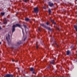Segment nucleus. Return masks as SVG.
Returning a JSON list of instances; mask_svg holds the SVG:
<instances>
[{
    "label": "nucleus",
    "instance_id": "obj_1",
    "mask_svg": "<svg viewBox=\"0 0 77 77\" xmlns=\"http://www.w3.org/2000/svg\"><path fill=\"white\" fill-rule=\"evenodd\" d=\"M19 27L22 29V32L23 33V35L24 34V32L23 31V29L21 27V25H20L19 23H17L16 25H14L12 26V33H13V32H14L15 31V28L16 27Z\"/></svg>",
    "mask_w": 77,
    "mask_h": 77
},
{
    "label": "nucleus",
    "instance_id": "obj_30",
    "mask_svg": "<svg viewBox=\"0 0 77 77\" xmlns=\"http://www.w3.org/2000/svg\"><path fill=\"white\" fill-rule=\"evenodd\" d=\"M2 44V43L1 42H0V45Z\"/></svg>",
    "mask_w": 77,
    "mask_h": 77
},
{
    "label": "nucleus",
    "instance_id": "obj_6",
    "mask_svg": "<svg viewBox=\"0 0 77 77\" xmlns=\"http://www.w3.org/2000/svg\"><path fill=\"white\" fill-rule=\"evenodd\" d=\"M50 7H52V6H54V4L53 3H51V2H49L48 3Z\"/></svg>",
    "mask_w": 77,
    "mask_h": 77
},
{
    "label": "nucleus",
    "instance_id": "obj_3",
    "mask_svg": "<svg viewBox=\"0 0 77 77\" xmlns=\"http://www.w3.org/2000/svg\"><path fill=\"white\" fill-rule=\"evenodd\" d=\"M33 9L35 13L37 14V13H38L39 11V8H38V7H35V8H34Z\"/></svg>",
    "mask_w": 77,
    "mask_h": 77
},
{
    "label": "nucleus",
    "instance_id": "obj_5",
    "mask_svg": "<svg viewBox=\"0 0 77 77\" xmlns=\"http://www.w3.org/2000/svg\"><path fill=\"white\" fill-rule=\"evenodd\" d=\"M55 63V60H51L50 61V65H51V64H54V65Z\"/></svg>",
    "mask_w": 77,
    "mask_h": 77
},
{
    "label": "nucleus",
    "instance_id": "obj_11",
    "mask_svg": "<svg viewBox=\"0 0 77 77\" xmlns=\"http://www.w3.org/2000/svg\"><path fill=\"white\" fill-rule=\"evenodd\" d=\"M70 53V51H67V55H69Z\"/></svg>",
    "mask_w": 77,
    "mask_h": 77
},
{
    "label": "nucleus",
    "instance_id": "obj_31",
    "mask_svg": "<svg viewBox=\"0 0 77 77\" xmlns=\"http://www.w3.org/2000/svg\"><path fill=\"white\" fill-rule=\"evenodd\" d=\"M6 39H8V37H7Z\"/></svg>",
    "mask_w": 77,
    "mask_h": 77
},
{
    "label": "nucleus",
    "instance_id": "obj_25",
    "mask_svg": "<svg viewBox=\"0 0 77 77\" xmlns=\"http://www.w3.org/2000/svg\"><path fill=\"white\" fill-rule=\"evenodd\" d=\"M43 8L44 9H46V8L45 7H43Z\"/></svg>",
    "mask_w": 77,
    "mask_h": 77
},
{
    "label": "nucleus",
    "instance_id": "obj_20",
    "mask_svg": "<svg viewBox=\"0 0 77 77\" xmlns=\"http://www.w3.org/2000/svg\"><path fill=\"white\" fill-rule=\"evenodd\" d=\"M36 48L38 49V46L37 45H36Z\"/></svg>",
    "mask_w": 77,
    "mask_h": 77
},
{
    "label": "nucleus",
    "instance_id": "obj_16",
    "mask_svg": "<svg viewBox=\"0 0 77 77\" xmlns=\"http://www.w3.org/2000/svg\"><path fill=\"white\" fill-rule=\"evenodd\" d=\"M46 24L47 25H49L50 24V23L48 22H47L46 23Z\"/></svg>",
    "mask_w": 77,
    "mask_h": 77
},
{
    "label": "nucleus",
    "instance_id": "obj_8",
    "mask_svg": "<svg viewBox=\"0 0 77 77\" xmlns=\"http://www.w3.org/2000/svg\"><path fill=\"white\" fill-rule=\"evenodd\" d=\"M30 70V71H33L35 70V69L33 67H31Z\"/></svg>",
    "mask_w": 77,
    "mask_h": 77
},
{
    "label": "nucleus",
    "instance_id": "obj_10",
    "mask_svg": "<svg viewBox=\"0 0 77 77\" xmlns=\"http://www.w3.org/2000/svg\"><path fill=\"white\" fill-rule=\"evenodd\" d=\"M30 20V19H29V18H26L25 19V21H26V22H28Z\"/></svg>",
    "mask_w": 77,
    "mask_h": 77
},
{
    "label": "nucleus",
    "instance_id": "obj_19",
    "mask_svg": "<svg viewBox=\"0 0 77 77\" xmlns=\"http://www.w3.org/2000/svg\"><path fill=\"white\" fill-rule=\"evenodd\" d=\"M10 77H13V75L12 74H10Z\"/></svg>",
    "mask_w": 77,
    "mask_h": 77
},
{
    "label": "nucleus",
    "instance_id": "obj_23",
    "mask_svg": "<svg viewBox=\"0 0 77 77\" xmlns=\"http://www.w3.org/2000/svg\"><path fill=\"white\" fill-rule=\"evenodd\" d=\"M35 70H33L32 72V73H35Z\"/></svg>",
    "mask_w": 77,
    "mask_h": 77
},
{
    "label": "nucleus",
    "instance_id": "obj_14",
    "mask_svg": "<svg viewBox=\"0 0 77 77\" xmlns=\"http://www.w3.org/2000/svg\"><path fill=\"white\" fill-rule=\"evenodd\" d=\"M5 77H10V75L7 74L5 75Z\"/></svg>",
    "mask_w": 77,
    "mask_h": 77
},
{
    "label": "nucleus",
    "instance_id": "obj_7",
    "mask_svg": "<svg viewBox=\"0 0 77 77\" xmlns=\"http://www.w3.org/2000/svg\"><path fill=\"white\" fill-rule=\"evenodd\" d=\"M4 24H6V23H7V20H6V18H4Z\"/></svg>",
    "mask_w": 77,
    "mask_h": 77
},
{
    "label": "nucleus",
    "instance_id": "obj_29",
    "mask_svg": "<svg viewBox=\"0 0 77 77\" xmlns=\"http://www.w3.org/2000/svg\"><path fill=\"white\" fill-rule=\"evenodd\" d=\"M2 28H1V27H0V29H1Z\"/></svg>",
    "mask_w": 77,
    "mask_h": 77
},
{
    "label": "nucleus",
    "instance_id": "obj_21",
    "mask_svg": "<svg viewBox=\"0 0 77 77\" xmlns=\"http://www.w3.org/2000/svg\"><path fill=\"white\" fill-rule=\"evenodd\" d=\"M27 1H27V0H25L24 1L25 2H27Z\"/></svg>",
    "mask_w": 77,
    "mask_h": 77
},
{
    "label": "nucleus",
    "instance_id": "obj_27",
    "mask_svg": "<svg viewBox=\"0 0 77 77\" xmlns=\"http://www.w3.org/2000/svg\"><path fill=\"white\" fill-rule=\"evenodd\" d=\"M8 38H9V35H8Z\"/></svg>",
    "mask_w": 77,
    "mask_h": 77
},
{
    "label": "nucleus",
    "instance_id": "obj_28",
    "mask_svg": "<svg viewBox=\"0 0 77 77\" xmlns=\"http://www.w3.org/2000/svg\"><path fill=\"white\" fill-rule=\"evenodd\" d=\"M38 30H39V31H40V29H38Z\"/></svg>",
    "mask_w": 77,
    "mask_h": 77
},
{
    "label": "nucleus",
    "instance_id": "obj_24",
    "mask_svg": "<svg viewBox=\"0 0 77 77\" xmlns=\"http://www.w3.org/2000/svg\"><path fill=\"white\" fill-rule=\"evenodd\" d=\"M50 66H48V69H50Z\"/></svg>",
    "mask_w": 77,
    "mask_h": 77
},
{
    "label": "nucleus",
    "instance_id": "obj_15",
    "mask_svg": "<svg viewBox=\"0 0 77 77\" xmlns=\"http://www.w3.org/2000/svg\"><path fill=\"white\" fill-rule=\"evenodd\" d=\"M21 41L19 42H17V44L18 45H20V44H21Z\"/></svg>",
    "mask_w": 77,
    "mask_h": 77
},
{
    "label": "nucleus",
    "instance_id": "obj_12",
    "mask_svg": "<svg viewBox=\"0 0 77 77\" xmlns=\"http://www.w3.org/2000/svg\"><path fill=\"white\" fill-rule=\"evenodd\" d=\"M74 28L75 29L76 31L77 32V25H74Z\"/></svg>",
    "mask_w": 77,
    "mask_h": 77
},
{
    "label": "nucleus",
    "instance_id": "obj_9",
    "mask_svg": "<svg viewBox=\"0 0 77 77\" xmlns=\"http://www.w3.org/2000/svg\"><path fill=\"white\" fill-rule=\"evenodd\" d=\"M51 22H52V23H54V25L56 24L55 22H54V20H51Z\"/></svg>",
    "mask_w": 77,
    "mask_h": 77
},
{
    "label": "nucleus",
    "instance_id": "obj_13",
    "mask_svg": "<svg viewBox=\"0 0 77 77\" xmlns=\"http://www.w3.org/2000/svg\"><path fill=\"white\" fill-rule=\"evenodd\" d=\"M48 12H49V14H51V10L50 9H48Z\"/></svg>",
    "mask_w": 77,
    "mask_h": 77
},
{
    "label": "nucleus",
    "instance_id": "obj_4",
    "mask_svg": "<svg viewBox=\"0 0 77 77\" xmlns=\"http://www.w3.org/2000/svg\"><path fill=\"white\" fill-rule=\"evenodd\" d=\"M23 26L25 28V31L26 32V33H27L26 29H28V28L27 27V26L26 25H23Z\"/></svg>",
    "mask_w": 77,
    "mask_h": 77
},
{
    "label": "nucleus",
    "instance_id": "obj_32",
    "mask_svg": "<svg viewBox=\"0 0 77 77\" xmlns=\"http://www.w3.org/2000/svg\"><path fill=\"white\" fill-rule=\"evenodd\" d=\"M75 1H77V0H75Z\"/></svg>",
    "mask_w": 77,
    "mask_h": 77
},
{
    "label": "nucleus",
    "instance_id": "obj_18",
    "mask_svg": "<svg viewBox=\"0 0 77 77\" xmlns=\"http://www.w3.org/2000/svg\"><path fill=\"white\" fill-rule=\"evenodd\" d=\"M55 44H56V45L57 47V48L59 47V45H57V43H55Z\"/></svg>",
    "mask_w": 77,
    "mask_h": 77
},
{
    "label": "nucleus",
    "instance_id": "obj_22",
    "mask_svg": "<svg viewBox=\"0 0 77 77\" xmlns=\"http://www.w3.org/2000/svg\"><path fill=\"white\" fill-rule=\"evenodd\" d=\"M26 37H25V38L23 40L24 41H25V40H26Z\"/></svg>",
    "mask_w": 77,
    "mask_h": 77
},
{
    "label": "nucleus",
    "instance_id": "obj_17",
    "mask_svg": "<svg viewBox=\"0 0 77 77\" xmlns=\"http://www.w3.org/2000/svg\"><path fill=\"white\" fill-rule=\"evenodd\" d=\"M1 14L2 15H5V13L2 12L1 13Z\"/></svg>",
    "mask_w": 77,
    "mask_h": 77
},
{
    "label": "nucleus",
    "instance_id": "obj_2",
    "mask_svg": "<svg viewBox=\"0 0 77 77\" xmlns=\"http://www.w3.org/2000/svg\"><path fill=\"white\" fill-rule=\"evenodd\" d=\"M40 25H41V26H43V27H44V28H46L47 29L50 30V31H51V30L50 28L46 26V25H44V23H40Z\"/></svg>",
    "mask_w": 77,
    "mask_h": 77
},
{
    "label": "nucleus",
    "instance_id": "obj_26",
    "mask_svg": "<svg viewBox=\"0 0 77 77\" xmlns=\"http://www.w3.org/2000/svg\"><path fill=\"white\" fill-rule=\"evenodd\" d=\"M12 61H14V60H13V59L12 60Z\"/></svg>",
    "mask_w": 77,
    "mask_h": 77
}]
</instances>
